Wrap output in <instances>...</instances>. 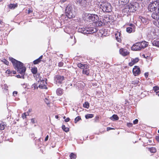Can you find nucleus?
<instances>
[{"mask_svg":"<svg viewBox=\"0 0 159 159\" xmlns=\"http://www.w3.org/2000/svg\"><path fill=\"white\" fill-rule=\"evenodd\" d=\"M110 118L111 120L114 121V120H118L119 119V117L117 115L114 114L112 116V117Z\"/></svg>","mask_w":159,"mask_h":159,"instance_id":"18","label":"nucleus"},{"mask_svg":"<svg viewBox=\"0 0 159 159\" xmlns=\"http://www.w3.org/2000/svg\"><path fill=\"white\" fill-rule=\"evenodd\" d=\"M55 83L58 85L61 84L64 80L65 78L63 76L56 75L54 77Z\"/></svg>","mask_w":159,"mask_h":159,"instance_id":"6","label":"nucleus"},{"mask_svg":"<svg viewBox=\"0 0 159 159\" xmlns=\"http://www.w3.org/2000/svg\"><path fill=\"white\" fill-rule=\"evenodd\" d=\"M3 62L6 65H9V62L7 61L5 59H3Z\"/></svg>","mask_w":159,"mask_h":159,"instance_id":"38","label":"nucleus"},{"mask_svg":"<svg viewBox=\"0 0 159 159\" xmlns=\"http://www.w3.org/2000/svg\"><path fill=\"white\" fill-rule=\"evenodd\" d=\"M152 14V17L154 19L156 20L153 21V24L157 27V24H159V11H154Z\"/></svg>","mask_w":159,"mask_h":159,"instance_id":"4","label":"nucleus"},{"mask_svg":"<svg viewBox=\"0 0 159 159\" xmlns=\"http://www.w3.org/2000/svg\"><path fill=\"white\" fill-rule=\"evenodd\" d=\"M55 118H56V119H58V116L57 115H56L55 116Z\"/></svg>","mask_w":159,"mask_h":159,"instance_id":"61","label":"nucleus"},{"mask_svg":"<svg viewBox=\"0 0 159 159\" xmlns=\"http://www.w3.org/2000/svg\"><path fill=\"white\" fill-rule=\"evenodd\" d=\"M31 122L33 124L34 123H35V119L34 118H32L31 119Z\"/></svg>","mask_w":159,"mask_h":159,"instance_id":"46","label":"nucleus"},{"mask_svg":"<svg viewBox=\"0 0 159 159\" xmlns=\"http://www.w3.org/2000/svg\"><path fill=\"white\" fill-rule=\"evenodd\" d=\"M87 15V18L92 21L95 22L99 19L98 16L94 14H86Z\"/></svg>","mask_w":159,"mask_h":159,"instance_id":"7","label":"nucleus"},{"mask_svg":"<svg viewBox=\"0 0 159 159\" xmlns=\"http://www.w3.org/2000/svg\"><path fill=\"white\" fill-rule=\"evenodd\" d=\"M3 22H2V20L0 19V24H1Z\"/></svg>","mask_w":159,"mask_h":159,"instance_id":"60","label":"nucleus"},{"mask_svg":"<svg viewBox=\"0 0 159 159\" xmlns=\"http://www.w3.org/2000/svg\"><path fill=\"white\" fill-rule=\"evenodd\" d=\"M67 17L69 18L74 17L75 15V11H65Z\"/></svg>","mask_w":159,"mask_h":159,"instance_id":"8","label":"nucleus"},{"mask_svg":"<svg viewBox=\"0 0 159 159\" xmlns=\"http://www.w3.org/2000/svg\"><path fill=\"white\" fill-rule=\"evenodd\" d=\"M38 81V82H39L40 81V84L38 86L39 87L42 89L44 88L45 86L44 80H41V78H40Z\"/></svg>","mask_w":159,"mask_h":159,"instance_id":"14","label":"nucleus"},{"mask_svg":"<svg viewBox=\"0 0 159 159\" xmlns=\"http://www.w3.org/2000/svg\"><path fill=\"white\" fill-rule=\"evenodd\" d=\"M83 67L82 69L83 70H86L89 68V66L87 64H84L83 65Z\"/></svg>","mask_w":159,"mask_h":159,"instance_id":"35","label":"nucleus"},{"mask_svg":"<svg viewBox=\"0 0 159 159\" xmlns=\"http://www.w3.org/2000/svg\"><path fill=\"white\" fill-rule=\"evenodd\" d=\"M129 1V0H119L118 5L121 8L124 6H125V8H123L122 10L127 9H131L132 10H137L139 9V4L137 2L131 3L128 5H126Z\"/></svg>","mask_w":159,"mask_h":159,"instance_id":"2","label":"nucleus"},{"mask_svg":"<svg viewBox=\"0 0 159 159\" xmlns=\"http://www.w3.org/2000/svg\"><path fill=\"white\" fill-rule=\"evenodd\" d=\"M118 35L120 37V33H119L118 34H115L116 37V39L117 40V41L120 42L121 41V39H120V38H119L118 37Z\"/></svg>","mask_w":159,"mask_h":159,"instance_id":"27","label":"nucleus"},{"mask_svg":"<svg viewBox=\"0 0 159 159\" xmlns=\"http://www.w3.org/2000/svg\"><path fill=\"white\" fill-rule=\"evenodd\" d=\"M62 128L63 130L66 132H68L69 131V128L66 127L65 125H63Z\"/></svg>","mask_w":159,"mask_h":159,"instance_id":"28","label":"nucleus"},{"mask_svg":"<svg viewBox=\"0 0 159 159\" xmlns=\"http://www.w3.org/2000/svg\"><path fill=\"white\" fill-rule=\"evenodd\" d=\"M153 90L155 92H157V91L159 90V87L157 86H155L153 87Z\"/></svg>","mask_w":159,"mask_h":159,"instance_id":"37","label":"nucleus"},{"mask_svg":"<svg viewBox=\"0 0 159 159\" xmlns=\"http://www.w3.org/2000/svg\"><path fill=\"white\" fill-rule=\"evenodd\" d=\"M33 11H28V13L30 14V13L32 12Z\"/></svg>","mask_w":159,"mask_h":159,"instance_id":"58","label":"nucleus"},{"mask_svg":"<svg viewBox=\"0 0 159 159\" xmlns=\"http://www.w3.org/2000/svg\"><path fill=\"white\" fill-rule=\"evenodd\" d=\"M106 10H108L109 9H111V5L110 3H108L105 6Z\"/></svg>","mask_w":159,"mask_h":159,"instance_id":"31","label":"nucleus"},{"mask_svg":"<svg viewBox=\"0 0 159 159\" xmlns=\"http://www.w3.org/2000/svg\"><path fill=\"white\" fill-rule=\"evenodd\" d=\"M83 65L81 63H79L78 64V67L81 69L82 68V67H83Z\"/></svg>","mask_w":159,"mask_h":159,"instance_id":"40","label":"nucleus"},{"mask_svg":"<svg viewBox=\"0 0 159 159\" xmlns=\"http://www.w3.org/2000/svg\"><path fill=\"white\" fill-rule=\"evenodd\" d=\"M132 125V123H129L127 124V126L129 127H131Z\"/></svg>","mask_w":159,"mask_h":159,"instance_id":"51","label":"nucleus"},{"mask_svg":"<svg viewBox=\"0 0 159 159\" xmlns=\"http://www.w3.org/2000/svg\"><path fill=\"white\" fill-rule=\"evenodd\" d=\"M90 0H76L77 4H79L80 6L85 7L87 3H89Z\"/></svg>","mask_w":159,"mask_h":159,"instance_id":"10","label":"nucleus"},{"mask_svg":"<svg viewBox=\"0 0 159 159\" xmlns=\"http://www.w3.org/2000/svg\"><path fill=\"white\" fill-rule=\"evenodd\" d=\"M120 53V54L123 56H125L129 54V52L126 49L121 48L120 49L119 51Z\"/></svg>","mask_w":159,"mask_h":159,"instance_id":"12","label":"nucleus"},{"mask_svg":"<svg viewBox=\"0 0 159 159\" xmlns=\"http://www.w3.org/2000/svg\"><path fill=\"white\" fill-rule=\"evenodd\" d=\"M57 94L58 95H61L63 93V90L61 89H58L56 91Z\"/></svg>","mask_w":159,"mask_h":159,"instance_id":"17","label":"nucleus"},{"mask_svg":"<svg viewBox=\"0 0 159 159\" xmlns=\"http://www.w3.org/2000/svg\"><path fill=\"white\" fill-rule=\"evenodd\" d=\"M156 94L159 96V91L156 92Z\"/></svg>","mask_w":159,"mask_h":159,"instance_id":"56","label":"nucleus"},{"mask_svg":"<svg viewBox=\"0 0 159 159\" xmlns=\"http://www.w3.org/2000/svg\"><path fill=\"white\" fill-rule=\"evenodd\" d=\"M149 150L150 151V152L152 153H155L157 151L156 148L153 147L149 148Z\"/></svg>","mask_w":159,"mask_h":159,"instance_id":"23","label":"nucleus"},{"mask_svg":"<svg viewBox=\"0 0 159 159\" xmlns=\"http://www.w3.org/2000/svg\"><path fill=\"white\" fill-rule=\"evenodd\" d=\"M70 157L71 159H75L76 156L73 153H71L70 155Z\"/></svg>","mask_w":159,"mask_h":159,"instance_id":"24","label":"nucleus"},{"mask_svg":"<svg viewBox=\"0 0 159 159\" xmlns=\"http://www.w3.org/2000/svg\"><path fill=\"white\" fill-rule=\"evenodd\" d=\"M41 61L39 59H37L36 60H34L33 61V63L34 64H38Z\"/></svg>","mask_w":159,"mask_h":159,"instance_id":"32","label":"nucleus"},{"mask_svg":"<svg viewBox=\"0 0 159 159\" xmlns=\"http://www.w3.org/2000/svg\"><path fill=\"white\" fill-rule=\"evenodd\" d=\"M81 119V117L80 116H78L76 117L75 120V123H77L78 121L79 120Z\"/></svg>","mask_w":159,"mask_h":159,"instance_id":"34","label":"nucleus"},{"mask_svg":"<svg viewBox=\"0 0 159 159\" xmlns=\"http://www.w3.org/2000/svg\"><path fill=\"white\" fill-rule=\"evenodd\" d=\"M22 117L23 119H24L25 118H26V116L25 115V113H24L22 114Z\"/></svg>","mask_w":159,"mask_h":159,"instance_id":"43","label":"nucleus"},{"mask_svg":"<svg viewBox=\"0 0 159 159\" xmlns=\"http://www.w3.org/2000/svg\"><path fill=\"white\" fill-rule=\"evenodd\" d=\"M10 60L11 61L14 67L17 70L18 73L22 75L21 76L18 75H16V76L18 78H24V75L26 70V68L23 66V64L20 61H18L14 58L11 57L9 58Z\"/></svg>","mask_w":159,"mask_h":159,"instance_id":"1","label":"nucleus"},{"mask_svg":"<svg viewBox=\"0 0 159 159\" xmlns=\"http://www.w3.org/2000/svg\"><path fill=\"white\" fill-rule=\"evenodd\" d=\"M95 22H96V25L97 26H102V22L101 20H96Z\"/></svg>","mask_w":159,"mask_h":159,"instance_id":"20","label":"nucleus"},{"mask_svg":"<svg viewBox=\"0 0 159 159\" xmlns=\"http://www.w3.org/2000/svg\"><path fill=\"white\" fill-rule=\"evenodd\" d=\"M148 45V43L144 41L136 43L134 44L131 47V49L134 51H139L147 47Z\"/></svg>","mask_w":159,"mask_h":159,"instance_id":"3","label":"nucleus"},{"mask_svg":"<svg viewBox=\"0 0 159 159\" xmlns=\"http://www.w3.org/2000/svg\"><path fill=\"white\" fill-rule=\"evenodd\" d=\"M156 140L159 142V136H156Z\"/></svg>","mask_w":159,"mask_h":159,"instance_id":"54","label":"nucleus"},{"mask_svg":"<svg viewBox=\"0 0 159 159\" xmlns=\"http://www.w3.org/2000/svg\"><path fill=\"white\" fill-rule=\"evenodd\" d=\"M131 60L133 61L134 64L137 62L139 61V59L138 58H136L134 59H132Z\"/></svg>","mask_w":159,"mask_h":159,"instance_id":"33","label":"nucleus"},{"mask_svg":"<svg viewBox=\"0 0 159 159\" xmlns=\"http://www.w3.org/2000/svg\"><path fill=\"white\" fill-rule=\"evenodd\" d=\"M152 45L157 47H159V41L154 40L152 42Z\"/></svg>","mask_w":159,"mask_h":159,"instance_id":"21","label":"nucleus"},{"mask_svg":"<svg viewBox=\"0 0 159 159\" xmlns=\"http://www.w3.org/2000/svg\"><path fill=\"white\" fill-rule=\"evenodd\" d=\"M17 4L16 3L14 4H11L9 5V7L10 9H14L15 7H17Z\"/></svg>","mask_w":159,"mask_h":159,"instance_id":"19","label":"nucleus"},{"mask_svg":"<svg viewBox=\"0 0 159 159\" xmlns=\"http://www.w3.org/2000/svg\"><path fill=\"white\" fill-rule=\"evenodd\" d=\"M67 0H60V2L61 3H63L65 2Z\"/></svg>","mask_w":159,"mask_h":159,"instance_id":"47","label":"nucleus"},{"mask_svg":"<svg viewBox=\"0 0 159 159\" xmlns=\"http://www.w3.org/2000/svg\"><path fill=\"white\" fill-rule=\"evenodd\" d=\"M63 119H66V116H64L63 117Z\"/></svg>","mask_w":159,"mask_h":159,"instance_id":"63","label":"nucleus"},{"mask_svg":"<svg viewBox=\"0 0 159 159\" xmlns=\"http://www.w3.org/2000/svg\"><path fill=\"white\" fill-rule=\"evenodd\" d=\"M13 74H15L16 73V72L15 71H13Z\"/></svg>","mask_w":159,"mask_h":159,"instance_id":"59","label":"nucleus"},{"mask_svg":"<svg viewBox=\"0 0 159 159\" xmlns=\"http://www.w3.org/2000/svg\"><path fill=\"white\" fill-rule=\"evenodd\" d=\"M113 129V128H111V127H108L107 128V131H108L109 130H110L112 129Z\"/></svg>","mask_w":159,"mask_h":159,"instance_id":"52","label":"nucleus"},{"mask_svg":"<svg viewBox=\"0 0 159 159\" xmlns=\"http://www.w3.org/2000/svg\"><path fill=\"white\" fill-rule=\"evenodd\" d=\"M70 120V118H69L68 117L65 119V121L66 122H67Z\"/></svg>","mask_w":159,"mask_h":159,"instance_id":"48","label":"nucleus"},{"mask_svg":"<svg viewBox=\"0 0 159 159\" xmlns=\"http://www.w3.org/2000/svg\"><path fill=\"white\" fill-rule=\"evenodd\" d=\"M63 65V63L62 62H60L58 64V66H62Z\"/></svg>","mask_w":159,"mask_h":159,"instance_id":"49","label":"nucleus"},{"mask_svg":"<svg viewBox=\"0 0 159 159\" xmlns=\"http://www.w3.org/2000/svg\"><path fill=\"white\" fill-rule=\"evenodd\" d=\"M93 117V114H89L85 116V117L86 119L91 118Z\"/></svg>","mask_w":159,"mask_h":159,"instance_id":"25","label":"nucleus"},{"mask_svg":"<svg viewBox=\"0 0 159 159\" xmlns=\"http://www.w3.org/2000/svg\"><path fill=\"white\" fill-rule=\"evenodd\" d=\"M103 11V12H104V13H107V12L109 13V12H111V11H106V10H105V11Z\"/></svg>","mask_w":159,"mask_h":159,"instance_id":"57","label":"nucleus"},{"mask_svg":"<svg viewBox=\"0 0 159 159\" xmlns=\"http://www.w3.org/2000/svg\"><path fill=\"white\" fill-rule=\"evenodd\" d=\"M29 111L30 112H31V109H29Z\"/></svg>","mask_w":159,"mask_h":159,"instance_id":"62","label":"nucleus"},{"mask_svg":"<svg viewBox=\"0 0 159 159\" xmlns=\"http://www.w3.org/2000/svg\"><path fill=\"white\" fill-rule=\"evenodd\" d=\"M43 57V55H41L38 58L41 61V60L42 59Z\"/></svg>","mask_w":159,"mask_h":159,"instance_id":"55","label":"nucleus"},{"mask_svg":"<svg viewBox=\"0 0 159 159\" xmlns=\"http://www.w3.org/2000/svg\"><path fill=\"white\" fill-rule=\"evenodd\" d=\"M134 64V62H133V61H132V60H131V61L130 62H129V66H133Z\"/></svg>","mask_w":159,"mask_h":159,"instance_id":"41","label":"nucleus"},{"mask_svg":"<svg viewBox=\"0 0 159 159\" xmlns=\"http://www.w3.org/2000/svg\"><path fill=\"white\" fill-rule=\"evenodd\" d=\"M133 72L135 76H136L139 75L140 72L139 68L137 66H135L134 68L133 69Z\"/></svg>","mask_w":159,"mask_h":159,"instance_id":"13","label":"nucleus"},{"mask_svg":"<svg viewBox=\"0 0 159 159\" xmlns=\"http://www.w3.org/2000/svg\"><path fill=\"white\" fill-rule=\"evenodd\" d=\"M5 129L4 125L3 124V123L2 124H1L0 125V129L1 130H3Z\"/></svg>","mask_w":159,"mask_h":159,"instance_id":"36","label":"nucleus"},{"mask_svg":"<svg viewBox=\"0 0 159 159\" xmlns=\"http://www.w3.org/2000/svg\"><path fill=\"white\" fill-rule=\"evenodd\" d=\"M146 78H147L148 76V72L145 73L144 74Z\"/></svg>","mask_w":159,"mask_h":159,"instance_id":"50","label":"nucleus"},{"mask_svg":"<svg viewBox=\"0 0 159 159\" xmlns=\"http://www.w3.org/2000/svg\"><path fill=\"white\" fill-rule=\"evenodd\" d=\"M33 87H34V89H38V87L37 86V85H36L35 84H33L32 85V88H33Z\"/></svg>","mask_w":159,"mask_h":159,"instance_id":"42","label":"nucleus"},{"mask_svg":"<svg viewBox=\"0 0 159 159\" xmlns=\"http://www.w3.org/2000/svg\"><path fill=\"white\" fill-rule=\"evenodd\" d=\"M85 34H90L93 33L97 31V29L96 28L93 27H86Z\"/></svg>","mask_w":159,"mask_h":159,"instance_id":"9","label":"nucleus"},{"mask_svg":"<svg viewBox=\"0 0 159 159\" xmlns=\"http://www.w3.org/2000/svg\"><path fill=\"white\" fill-rule=\"evenodd\" d=\"M89 70H87V69H86V70H83V73L87 75H89Z\"/></svg>","mask_w":159,"mask_h":159,"instance_id":"22","label":"nucleus"},{"mask_svg":"<svg viewBox=\"0 0 159 159\" xmlns=\"http://www.w3.org/2000/svg\"><path fill=\"white\" fill-rule=\"evenodd\" d=\"M139 82V80H138L137 79V80H134V81H132V84H134V85H137V84H138Z\"/></svg>","mask_w":159,"mask_h":159,"instance_id":"30","label":"nucleus"},{"mask_svg":"<svg viewBox=\"0 0 159 159\" xmlns=\"http://www.w3.org/2000/svg\"><path fill=\"white\" fill-rule=\"evenodd\" d=\"M157 25H157V27H158L159 28V24H158Z\"/></svg>","mask_w":159,"mask_h":159,"instance_id":"64","label":"nucleus"},{"mask_svg":"<svg viewBox=\"0 0 159 159\" xmlns=\"http://www.w3.org/2000/svg\"><path fill=\"white\" fill-rule=\"evenodd\" d=\"M73 9H75V6L73 5L69 4L66 6L65 10H72Z\"/></svg>","mask_w":159,"mask_h":159,"instance_id":"15","label":"nucleus"},{"mask_svg":"<svg viewBox=\"0 0 159 159\" xmlns=\"http://www.w3.org/2000/svg\"><path fill=\"white\" fill-rule=\"evenodd\" d=\"M6 73L9 75L11 74L12 72L10 70L8 69L6 70Z\"/></svg>","mask_w":159,"mask_h":159,"instance_id":"39","label":"nucleus"},{"mask_svg":"<svg viewBox=\"0 0 159 159\" xmlns=\"http://www.w3.org/2000/svg\"><path fill=\"white\" fill-rule=\"evenodd\" d=\"M138 120L137 119H135L133 121V123L134 124H136L138 123Z\"/></svg>","mask_w":159,"mask_h":159,"instance_id":"44","label":"nucleus"},{"mask_svg":"<svg viewBox=\"0 0 159 159\" xmlns=\"http://www.w3.org/2000/svg\"><path fill=\"white\" fill-rule=\"evenodd\" d=\"M48 137H49V136H48V135H47L46 136V137L45 139V141H47L48 140Z\"/></svg>","mask_w":159,"mask_h":159,"instance_id":"53","label":"nucleus"},{"mask_svg":"<svg viewBox=\"0 0 159 159\" xmlns=\"http://www.w3.org/2000/svg\"><path fill=\"white\" fill-rule=\"evenodd\" d=\"M159 1L157 0L151 2L148 5V9L150 10H157L159 8Z\"/></svg>","mask_w":159,"mask_h":159,"instance_id":"5","label":"nucleus"},{"mask_svg":"<svg viewBox=\"0 0 159 159\" xmlns=\"http://www.w3.org/2000/svg\"><path fill=\"white\" fill-rule=\"evenodd\" d=\"M31 71L34 74H35L37 71V68H34L32 69Z\"/></svg>","mask_w":159,"mask_h":159,"instance_id":"29","label":"nucleus"},{"mask_svg":"<svg viewBox=\"0 0 159 159\" xmlns=\"http://www.w3.org/2000/svg\"><path fill=\"white\" fill-rule=\"evenodd\" d=\"M85 29H86V27L79 28V29L78 30V31L80 33H83L84 34H85V33H86Z\"/></svg>","mask_w":159,"mask_h":159,"instance_id":"16","label":"nucleus"},{"mask_svg":"<svg viewBox=\"0 0 159 159\" xmlns=\"http://www.w3.org/2000/svg\"><path fill=\"white\" fill-rule=\"evenodd\" d=\"M135 26L133 24H130L129 27L126 28V30L128 33H130L134 32L135 31Z\"/></svg>","mask_w":159,"mask_h":159,"instance_id":"11","label":"nucleus"},{"mask_svg":"<svg viewBox=\"0 0 159 159\" xmlns=\"http://www.w3.org/2000/svg\"><path fill=\"white\" fill-rule=\"evenodd\" d=\"M13 95L14 96H15L17 94V91H14L13 92Z\"/></svg>","mask_w":159,"mask_h":159,"instance_id":"45","label":"nucleus"},{"mask_svg":"<svg viewBox=\"0 0 159 159\" xmlns=\"http://www.w3.org/2000/svg\"><path fill=\"white\" fill-rule=\"evenodd\" d=\"M83 107L84 108H88L89 107V103L88 102H85L83 104Z\"/></svg>","mask_w":159,"mask_h":159,"instance_id":"26","label":"nucleus"}]
</instances>
